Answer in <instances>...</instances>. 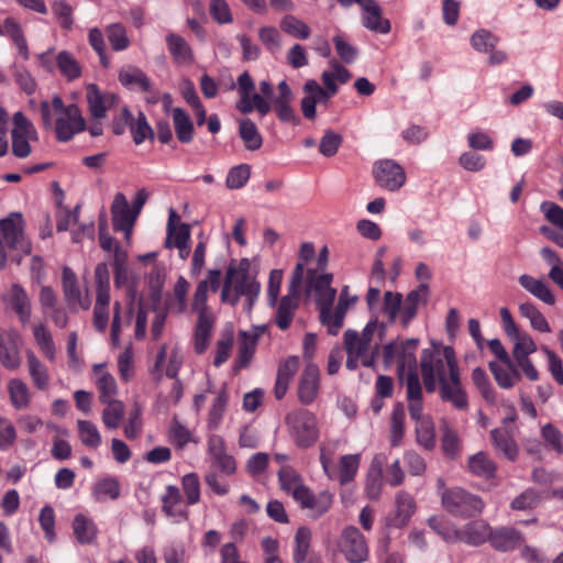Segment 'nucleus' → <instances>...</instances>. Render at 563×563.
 <instances>
[{
    "label": "nucleus",
    "mask_w": 563,
    "mask_h": 563,
    "mask_svg": "<svg viewBox=\"0 0 563 563\" xmlns=\"http://www.w3.org/2000/svg\"><path fill=\"white\" fill-rule=\"evenodd\" d=\"M387 457L385 454H376L372 461L368 479L366 484V493L368 498L376 500L379 498L382 493V474L383 467L386 463Z\"/></svg>",
    "instance_id": "f704fd0d"
},
{
    "label": "nucleus",
    "mask_w": 563,
    "mask_h": 563,
    "mask_svg": "<svg viewBox=\"0 0 563 563\" xmlns=\"http://www.w3.org/2000/svg\"><path fill=\"white\" fill-rule=\"evenodd\" d=\"M395 516L393 525L395 527L405 526L416 511V503L413 497L405 490H399L395 497Z\"/></svg>",
    "instance_id": "e433bc0d"
},
{
    "label": "nucleus",
    "mask_w": 563,
    "mask_h": 563,
    "mask_svg": "<svg viewBox=\"0 0 563 563\" xmlns=\"http://www.w3.org/2000/svg\"><path fill=\"white\" fill-rule=\"evenodd\" d=\"M162 501H163V511L168 517L179 516V517H183L184 519L188 518V512L186 510H180V511L175 510V507L178 506L181 501V495H180L178 487H176L174 485L167 486L166 490L162 497Z\"/></svg>",
    "instance_id": "052dcab7"
},
{
    "label": "nucleus",
    "mask_w": 563,
    "mask_h": 563,
    "mask_svg": "<svg viewBox=\"0 0 563 563\" xmlns=\"http://www.w3.org/2000/svg\"><path fill=\"white\" fill-rule=\"evenodd\" d=\"M63 294L70 310L81 308L88 310L91 301L88 296L82 297L77 284L75 273L69 267H64L62 276Z\"/></svg>",
    "instance_id": "4be33fe9"
},
{
    "label": "nucleus",
    "mask_w": 563,
    "mask_h": 563,
    "mask_svg": "<svg viewBox=\"0 0 563 563\" xmlns=\"http://www.w3.org/2000/svg\"><path fill=\"white\" fill-rule=\"evenodd\" d=\"M489 542L498 551H509L521 544L522 534L510 527H503L495 531L490 529Z\"/></svg>",
    "instance_id": "2f4dec72"
},
{
    "label": "nucleus",
    "mask_w": 563,
    "mask_h": 563,
    "mask_svg": "<svg viewBox=\"0 0 563 563\" xmlns=\"http://www.w3.org/2000/svg\"><path fill=\"white\" fill-rule=\"evenodd\" d=\"M519 284L530 294L548 305L555 302V297L550 290L549 286L541 279H536L529 275H521Z\"/></svg>",
    "instance_id": "c03bdc74"
},
{
    "label": "nucleus",
    "mask_w": 563,
    "mask_h": 563,
    "mask_svg": "<svg viewBox=\"0 0 563 563\" xmlns=\"http://www.w3.org/2000/svg\"><path fill=\"white\" fill-rule=\"evenodd\" d=\"M296 503H298L302 509L310 510L311 517L319 518L331 508L333 495L328 490H322L318 495H314L307 488L305 493L297 498Z\"/></svg>",
    "instance_id": "b1692460"
},
{
    "label": "nucleus",
    "mask_w": 563,
    "mask_h": 563,
    "mask_svg": "<svg viewBox=\"0 0 563 563\" xmlns=\"http://www.w3.org/2000/svg\"><path fill=\"white\" fill-rule=\"evenodd\" d=\"M251 263L242 258L238 265L230 264L227 269L221 300L235 306L241 296L246 298V310L251 312L261 291V284L250 273Z\"/></svg>",
    "instance_id": "7ed1b4c3"
},
{
    "label": "nucleus",
    "mask_w": 563,
    "mask_h": 563,
    "mask_svg": "<svg viewBox=\"0 0 563 563\" xmlns=\"http://www.w3.org/2000/svg\"><path fill=\"white\" fill-rule=\"evenodd\" d=\"M519 311L522 317L529 319L530 324L533 329L540 332H550L551 328L544 318V316L538 310V308L531 302H523L519 306Z\"/></svg>",
    "instance_id": "69168bd1"
},
{
    "label": "nucleus",
    "mask_w": 563,
    "mask_h": 563,
    "mask_svg": "<svg viewBox=\"0 0 563 563\" xmlns=\"http://www.w3.org/2000/svg\"><path fill=\"white\" fill-rule=\"evenodd\" d=\"M493 444L497 451L503 453L508 460L514 461L518 455V448L512 437L505 429H494L490 431Z\"/></svg>",
    "instance_id": "49530a36"
},
{
    "label": "nucleus",
    "mask_w": 563,
    "mask_h": 563,
    "mask_svg": "<svg viewBox=\"0 0 563 563\" xmlns=\"http://www.w3.org/2000/svg\"><path fill=\"white\" fill-rule=\"evenodd\" d=\"M362 9L365 11L363 25L366 29L380 34H387L390 32V22L389 20L382 18V9L376 0H366L362 5Z\"/></svg>",
    "instance_id": "c756f323"
},
{
    "label": "nucleus",
    "mask_w": 563,
    "mask_h": 563,
    "mask_svg": "<svg viewBox=\"0 0 563 563\" xmlns=\"http://www.w3.org/2000/svg\"><path fill=\"white\" fill-rule=\"evenodd\" d=\"M20 341L21 336L16 330L0 331V363L10 371L18 369L22 364Z\"/></svg>",
    "instance_id": "ddd939ff"
},
{
    "label": "nucleus",
    "mask_w": 563,
    "mask_h": 563,
    "mask_svg": "<svg viewBox=\"0 0 563 563\" xmlns=\"http://www.w3.org/2000/svg\"><path fill=\"white\" fill-rule=\"evenodd\" d=\"M221 283V271L209 269L206 279L201 280L194 294L191 308L198 317H214L207 305L209 286L212 291H217Z\"/></svg>",
    "instance_id": "2eb2a0df"
},
{
    "label": "nucleus",
    "mask_w": 563,
    "mask_h": 563,
    "mask_svg": "<svg viewBox=\"0 0 563 563\" xmlns=\"http://www.w3.org/2000/svg\"><path fill=\"white\" fill-rule=\"evenodd\" d=\"M311 541V531L307 527H300L296 531L292 560L295 563H303L307 559Z\"/></svg>",
    "instance_id": "13d9d810"
},
{
    "label": "nucleus",
    "mask_w": 563,
    "mask_h": 563,
    "mask_svg": "<svg viewBox=\"0 0 563 563\" xmlns=\"http://www.w3.org/2000/svg\"><path fill=\"white\" fill-rule=\"evenodd\" d=\"M40 111L44 128H54L59 142L70 141L87 128L80 109L76 104L65 106L59 96H54L51 101H42Z\"/></svg>",
    "instance_id": "f03ea898"
},
{
    "label": "nucleus",
    "mask_w": 563,
    "mask_h": 563,
    "mask_svg": "<svg viewBox=\"0 0 563 563\" xmlns=\"http://www.w3.org/2000/svg\"><path fill=\"white\" fill-rule=\"evenodd\" d=\"M2 35H8L15 44L20 55L29 58V47L21 25L12 18H7L3 22Z\"/></svg>",
    "instance_id": "8fccbe9b"
},
{
    "label": "nucleus",
    "mask_w": 563,
    "mask_h": 563,
    "mask_svg": "<svg viewBox=\"0 0 563 563\" xmlns=\"http://www.w3.org/2000/svg\"><path fill=\"white\" fill-rule=\"evenodd\" d=\"M319 391V368L314 364H307L298 384V398L303 405L311 404Z\"/></svg>",
    "instance_id": "bb28decb"
},
{
    "label": "nucleus",
    "mask_w": 563,
    "mask_h": 563,
    "mask_svg": "<svg viewBox=\"0 0 563 563\" xmlns=\"http://www.w3.org/2000/svg\"><path fill=\"white\" fill-rule=\"evenodd\" d=\"M385 333V323L377 319L369 320L362 332L347 329L343 334V345L347 355L346 368L354 371L358 364L372 367L379 356Z\"/></svg>",
    "instance_id": "f257e3e1"
},
{
    "label": "nucleus",
    "mask_w": 563,
    "mask_h": 563,
    "mask_svg": "<svg viewBox=\"0 0 563 563\" xmlns=\"http://www.w3.org/2000/svg\"><path fill=\"white\" fill-rule=\"evenodd\" d=\"M71 527L75 538L79 543L91 544L95 542L98 529L91 519L82 514H78L75 516Z\"/></svg>",
    "instance_id": "ea45409f"
},
{
    "label": "nucleus",
    "mask_w": 563,
    "mask_h": 563,
    "mask_svg": "<svg viewBox=\"0 0 563 563\" xmlns=\"http://www.w3.org/2000/svg\"><path fill=\"white\" fill-rule=\"evenodd\" d=\"M333 450H329L325 446H320V463L323 472L330 479H338L340 484L344 485L351 482L360 466L361 456L360 454H346L341 456L339 468L332 463Z\"/></svg>",
    "instance_id": "1a4fd4ad"
},
{
    "label": "nucleus",
    "mask_w": 563,
    "mask_h": 563,
    "mask_svg": "<svg viewBox=\"0 0 563 563\" xmlns=\"http://www.w3.org/2000/svg\"><path fill=\"white\" fill-rule=\"evenodd\" d=\"M34 340L45 355L46 358L53 361L55 358L56 350L53 336L44 323H38L33 328Z\"/></svg>",
    "instance_id": "5fc2aeb1"
},
{
    "label": "nucleus",
    "mask_w": 563,
    "mask_h": 563,
    "mask_svg": "<svg viewBox=\"0 0 563 563\" xmlns=\"http://www.w3.org/2000/svg\"><path fill=\"white\" fill-rule=\"evenodd\" d=\"M452 349L445 346L442 351L433 349H424L420 357V368L426 390L433 393L437 388V382H441V377L448 378V358L446 350Z\"/></svg>",
    "instance_id": "6e6552de"
},
{
    "label": "nucleus",
    "mask_w": 563,
    "mask_h": 563,
    "mask_svg": "<svg viewBox=\"0 0 563 563\" xmlns=\"http://www.w3.org/2000/svg\"><path fill=\"white\" fill-rule=\"evenodd\" d=\"M208 454L211 466L219 470L224 475H232L236 470V464L227 452L225 442L221 435L212 434L208 439Z\"/></svg>",
    "instance_id": "6ab92c4d"
},
{
    "label": "nucleus",
    "mask_w": 563,
    "mask_h": 563,
    "mask_svg": "<svg viewBox=\"0 0 563 563\" xmlns=\"http://www.w3.org/2000/svg\"><path fill=\"white\" fill-rule=\"evenodd\" d=\"M24 220L21 213L12 212L0 220V232L9 249L29 255L32 244L24 234Z\"/></svg>",
    "instance_id": "f8f14e48"
},
{
    "label": "nucleus",
    "mask_w": 563,
    "mask_h": 563,
    "mask_svg": "<svg viewBox=\"0 0 563 563\" xmlns=\"http://www.w3.org/2000/svg\"><path fill=\"white\" fill-rule=\"evenodd\" d=\"M355 301L356 297L350 296L349 287L344 286L340 292L334 312L332 313V308L329 309V319L327 322H321L327 327L329 334L336 335L339 333L340 329L343 327V321L349 308Z\"/></svg>",
    "instance_id": "393cba45"
},
{
    "label": "nucleus",
    "mask_w": 563,
    "mask_h": 563,
    "mask_svg": "<svg viewBox=\"0 0 563 563\" xmlns=\"http://www.w3.org/2000/svg\"><path fill=\"white\" fill-rule=\"evenodd\" d=\"M448 378L441 377L439 393L443 401L450 402L455 409L468 407L467 395L461 382L459 364L453 349L446 350Z\"/></svg>",
    "instance_id": "39448f33"
},
{
    "label": "nucleus",
    "mask_w": 563,
    "mask_h": 563,
    "mask_svg": "<svg viewBox=\"0 0 563 563\" xmlns=\"http://www.w3.org/2000/svg\"><path fill=\"white\" fill-rule=\"evenodd\" d=\"M468 471L481 478L489 479L496 475L497 466L485 452H477L468 457Z\"/></svg>",
    "instance_id": "58836bf2"
},
{
    "label": "nucleus",
    "mask_w": 563,
    "mask_h": 563,
    "mask_svg": "<svg viewBox=\"0 0 563 563\" xmlns=\"http://www.w3.org/2000/svg\"><path fill=\"white\" fill-rule=\"evenodd\" d=\"M102 404L106 405L102 411V422L110 430L117 429L124 415L123 402L118 399H112Z\"/></svg>",
    "instance_id": "bf43d9fd"
},
{
    "label": "nucleus",
    "mask_w": 563,
    "mask_h": 563,
    "mask_svg": "<svg viewBox=\"0 0 563 563\" xmlns=\"http://www.w3.org/2000/svg\"><path fill=\"white\" fill-rule=\"evenodd\" d=\"M165 42L167 51L175 64L187 66L194 63V51L181 35L174 32H168L165 36Z\"/></svg>",
    "instance_id": "cd10ccee"
},
{
    "label": "nucleus",
    "mask_w": 563,
    "mask_h": 563,
    "mask_svg": "<svg viewBox=\"0 0 563 563\" xmlns=\"http://www.w3.org/2000/svg\"><path fill=\"white\" fill-rule=\"evenodd\" d=\"M110 296L96 295L93 308V327L99 332H104L109 322Z\"/></svg>",
    "instance_id": "338daca9"
},
{
    "label": "nucleus",
    "mask_w": 563,
    "mask_h": 563,
    "mask_svg": "<svg viewBox=\"0 0 563 563\" xmlns=\"http://www.w3.org/2000/svg\"><path fill=\"white\" fill-rule=\"evenodd\" d=\"M236 107L239 111L244 114L256 110L262 117H264L271 111V103L260 93L240 96Z\"/></svg>",
    "instance_id": "3c124183"
},
{
    "label": "nucleus",
    "mask_w": 563,
    "mask_h": 563,
    "mask_svg": "<svg viewBox=\"0 0 563 563\" xmlns=\"http://www.w3.org/2000/svg\"><path fill=\"white\" fill-rule=\"evenodd\" d=\"M280 29L292 37L300 40H306L311 34L308 24L294 15L284 16L280 21Z\"/></svg>",
    "instance_id": "0e129e2a"
},
{
    "label": "nucleus",
    "mask_w": 563,
    "mask_h": 563,
    "mask_svg": "<svg viewBox=\"0 0 563 563\" xmlns=\"http://www.w3.org/2000/svg\"><path fill=\"white\" fill-rule=\"evenodd\" d=\"M239 134L249 151H256L261 148L263 137L255 123L250 119H242L239 121Z\"/></svg>",
    "instance_id": "de8ad7c7"
},
{
    "label": "nucleus",
    "mask_w": 563,
    "mask_h": 563,
    "mask_svg": "<svg viewBox=\"0 0 563 563\" xmlns=\"http://www.w3.org/2000/svg\"><path fill=\"white\" fill-rule=\"evenodd\" d=\"M119 81L128 88L139 87L142 91H148L151 82L146 74L137 67L123 68L118 74Z\"/></svg>",
    "instance_id": "a18cd8bd"
},
{
    "label": "nucleus",
    "mask_w": 563,
    "mask_h": 563,
    "mask_svg": "<svg viewBox=\"0 0 563 563\" xmlns=\"http://www.w3.org/2000/svg\"><path fill=\"white\" fill-rule=\"evenodd\" d=\"M56 65L67 80H75L81 75V66L68 51H62L56 56Z\"/></svg>",
    "instance_id": "603ef678"
},
{
    "label": "nucleus",
    "mask_w": 563,
    "mask_h": 563,
    "mask_svg": "<svg viewBox=\"0 0 563 563\" xmlns=\"http://www.w3.org/2000/svg\"><path fill=\"white\" fill-rule=\"evenodd\" d=\"M406 398L408 401V411L410 418L416 422L426 419L428 416L422 415L423 397L420 379L411 376L406 384Z\"/></svg>",
    "instance_id": "7c9ffc66"
},
{
    "label": "nucleus",
    "mask_w": 563,
    "mask_h": 563,
    "mask_svg": "<svg viewBox=\"0 0 563 563\" xmlns=\"http://www.w3.org/2000/svg\"><path fill=\"white\" fill-rule=\"evenodd\" d=\"M111 214L114 231H122L125 239L129 240L137 216L130 208L122 192L114 195L111 205Z\"/></svg>",
    "instance_id": "dca6fc26"
},
{
    "label": "nucleus",
    "mask_w": 563,
    "mask_h": 563,
    "mask_svg": "<svg viewBox=\"0 0 563 563\" xmlns=\"http://www.w3.org/2000/svg\"><path fill=\"white\" fill-rule=\"evenodd\" d=\"M278 93L272 96L268 101L271 103V110L274 109L276 115L282 122L291 123L294 125L299 124L300 119L296 114L291 102L294 100V93L286 80H282L277 86Z\"/></svg>",
    "instance_id": "4468645a"
},
{
    "label": "nucleus",
    "mask_w": 563,
    "mask_h": 563,
    "mask_svg": "<svg viewBox=\"0 0 563 563\" xmlns=\"http://www.w3.org/2000/svg\"><path fill=\"white\" fill-rule=\"evenodd\" d=\"M490 526L484 520H473L460 529H454V541H461L470 545H481L489 541Z\"/></svg>",
    "instance_id": "5701e85b"
},
{
    "label": "nucleus",
    "mask_w": 563,
    "mask_h": 563,
    "mask_svg": "<svg viewBox=\"0 0 563 563\" xmlns=\"http://www.w3.org/2000/svg\"><path fill=\"white\" fill-rule=\"evenodd\" d=\"M338 548L349 563H364L369 555L367 540L355 526L342 530Z\"/></svg>",
    "instance_id": "9b49d317"
},
{
    "label": "nucleus",
    "mask_w": 563,
    "mask_h": 563,
    "mask_svg": "<svg viewBox=\"0 0 563 563\" xmlns=\"http://www.w3.org/2000/svg\"><path fill=\"white\" fill-rule=\"evenodd\" d=\"M7 307L19 318L23 327L27 325L32 316V302L26 290L13 284L4 296Z\"/></svg>",
    "instance_id": "aec40b11"
},
{
    "label": "nucleus",
    "mask_w": 563,
    "mask_h": 563,
    "mask_svg": "<svg viewBox=\"0 0 563 563\" xmlns=\"http://www.w3.org/2000/svg\"><path fill=\"white\" fill-rule=\"evenodd\" d=\"M440 494L443 508L456 517H475L485 508V503L479 496L461 487L444 489Z\"/></svg>",
    "instance_id": "423d86ee"
},
{
    "label": "nucleus",
    "mask_w": 563,
    "mask_h": 563,
    "mask_svg": "<svg viewBox=\"0 0 563 563\" xmlns=\"http://www.w3.org/2000/svg\"><path fill=\"white\" fill-rule=\"evenodd\" d=\"M92 495L97 501L114 500L120 495L119 482L112 477L101 479L95 485Z\"/></svg>",
    "instance_id": "e2e57ef3"
},
{
    "label": "nucleus",
    "mask_w": 563,
    "mask_h": 563,
    "mask_svg": "<svg viewBox=\"0 0 563 563\" xmlns=\"http://www.w3.org/2000/svg\"><path fill=\"white\" fill-rule=\"evenodd\" d=\"M418 343L419 341L417 339H409L406 342L399 343L397 357L398 376L401 384H406L411 376L419 379L416 358Z\"/></svg>",
    "instance_id": "412c9836"
},
{
    "label": "nucleus",
    "mask_w": 563,
    "mask_h": 563,
    "mask_svg": "<svg viewBox=\"0 0 563 563\" xmlns=\"http://www.w3.org/2000/svg\"><path fill=\"white\" fill-rule=\"evenodd\" d=\"M374 176L382 187L390 191L398 190L406 183V174L402 167L391 159L376 163Z\"/></svg>",
    "instance_id": "f3484780"
},
{
    "label": "nucleus",
    "mask_w": 563,
    "mask_h": 563,
    "mask_svg": "<svg viewBox=\"0 0 563 563\" xmlns=\"http://www.w3.org/2000/svg\"><path fill=\"white\" fill-rule=\"evenodd\" d=\"M260 334L256 331H240L238 357L234 363V371L246 368L251 364L258 343Z\"/></svg>",
    "instance_id": "c85d7f7f"
},
{
    "label": "nucleus",
    "mask_w": 563,
    "mask_h": 563,
    "mask_svg": "<svg viewBox=\"0 0 563 563\" xmlns=\"http://www.w3.org/2000/svg\"><path fill=\"white\" fill-rule=\"evenodd\" d=\"M278 481L282 490L290 495L295 501L308 488L302 477L288 465H283L278 471Z\"/></svg>",
    "instance_id": "473e14b6"
},
{
    "label": "nucleus",
    "mask_w": 563,
    "mask_h": 563,
    "mask_svg": "<svg viewBox=\"0 0 563 563\" xmlns=\"http://www.w3.org/2000/svg\"><path fill=\"white\" fill-rule=\"evenodd\" d=\"M333 275L317 269H308L306 276L305 291L312 296L319 310L320 322H327L329 319V309L332 308L336 289L331 286Z\"/></svg>",
    "instance_id": "20e7f679"
},
{
    "label": "nucleus",
    "mask_w": 563,
    "mask_h": 563,
    "mask_svg": "<svg viewBox=\"0 0 563 563\" xmlns=\"http://www.w3.org/2000/svg\"><path fill=\"white\" fill-rule=\"evenodd\" d=\"M78 435L84 445L97 449L101 444V435L96 424L88 420L77 421Z\"/></svg>",
    "instance_id": "680f3d73"
},
{
    "label": "nucleus",
    "mask_w": 563,
    "mask_h": 563,
    "mask_svg": "<svg viewBox=\"0 0 563 563\" xmlns=\"http://www.w3.org/2000/svg\"><path fill=\"white\" fill-rule=\"evenodd\" d=\"M172 113L178 141L181 143H190L194 139L195 129L189 115L181 108H174Z\"/></svg>",
    "instance_id": "37998d69"
},
{
    "label": "nucleus",
    "mask_w": 563,
    "mask_h": 563,
    "mask_svg": "<svg viewBox=\"0 0 563 563\" xmlns=\"http://www.w3.org/2000/svg\"><path fill=\"white\" fill-rule=\"evenodd\" d=\"M405 420V407L401 402H398L394 406L389 419L388 439L391 448L399 446L404 440Z\"/></svg>",
    "instance_id": "c9c22d12"
},
{
    "label": "nucleus",
    "mask_w": 563,
    "mask_h": 563,
    "mask_svg": "<svg viewBox=\"0 0 563 563\" xmlns=\"http://www.w3.org/2000/svg\"><path fill=\"white\" fill-rule=\"evenodd\" d=\"M541 501L542 496L538 490L527 488L511 500L510 508L517 511L532 510L537 508Z\"/></svg>",
    "instance_id": "6e6d98bb"
},
{
    "label": "nucleus",
    "mask_w": 563,
    "mask_h": 563,
    "mask_svg": "<svg viewBox=\"0 0 563 563\" xmlns=\"http://www.w3.org/2000/svg\"><path fill=\"white\" fill-rule=\"evenodd\" d=\"M488 367L496 383L501 388L509 389L521 379V374L512 361L510 366H506L497 361H490Z\"/></svg>",
    "instance_id": "72a5a7b5"
},
{
    "label": "nucleus",
    "mask_w": 563,
    "mask_h": 563,
    "mask_svg": "<svg viewBox=\"0 0 563 563\" xmlns=\"http://www.w3.org/2000/svg\"><path fill=\"white\" fill-rule=\"evenodd\" d=\"M416 439L426 450H432L435 446L434 423L431 417L416 421Z\"/></svg>",
    "instance_id": "864d4df0"
},
{
    "label": "nucleus",
    "mask_w": 563,
    "mask_h": 563,
    "mask_svg": "<svg viewBox=\"0 0 563 563\" xmlns=\"http://www.w3.org/2000/svg\"><path fill=\"white\" fill-rule=\"evenodd\" d=\"M285 423L291 439L299 448H309L319 439L317 417L308 410H296L287 413Z\"/></svg>",
    "instance_id": "0eeeda50"
},
{
    "label": "nucleus",
    "mask_w": 563,
    "mask_h": 563,
    "mask_svg": "<svg viewBox=\"0 0 563 563\" xmlns=\"http://www.w3.org/2000/svg\"><path fill=\"white\" fill-rule=\"evenodd\" d=\"M93 372L97 375L96 385L99 390L100 402L115 399L114 397L118 391L117 383L114 377L106 371V366L103 364H97L93 366Z\"/></svg>",
    "instance_id": "4c0bfd02"
},
{
    "label": "nucleus",
    "mask_w": 563,
    "mask_h": 563,
    "mask_svg": "<svg viewBox=\"0 0 563 563\" xmlns=\"http://www.w3.org/2000/svg\"><path fill=\"white\" fill-rule=\"evenodd\" d=\"M188 290L189 283L183 276H180L174 286L175 299L167 303V309L173 313H183L186 309Z\"/></svg>",
    "instance_id": "774afa93"
},
{
    "label": "nucleus",
    "mask_w": 563,
    "mask_h": 563,
    "mask_svg": "<svg viewBox=\"0 0 563 563\" xmlns=\"http://www.w3.org/2000/svg\"><path fill=\"white\" fill-rule=\"evenodd\" d=\"M302 90L305 96L300 100V110L306 119L313 120L317 103L327 102V92L314 79H308Z\"/></svg>",
    "instance_id": "a878e982"
},
{
    "label": "nucleus",
    "mask_w": 563,
    "mask_h": 563,
    "mask_svg": "<svg viewBox=\"0 0 563 563\" xmlns=\"http://www.w3.org/2000/svg\"><path fill=\"white\" fill-rule=\"evenodd\" d=\"M104 33L113 51H125L130 46L126 29L121 23L109 24Z\"/></svg>",
    "instance_id": "4d7b16f0"
},
{
    "label": "nucleus",
    "mask_w": 563,
    "mask_h": 563,
    "mask_svg": "<svg viewBox=\"0 0 563 563\" xmlns=\"http://www.w3.org/2000/svg\"><path fill=\"white\" fill-rule=\"evenodd\" d=\"M8 393L10 396L11 405L16 410H23L30 407L31 393L26 383H24L22 379H10L8 383Z\"/></svg>",
    "instance_id": "79ce46f5"
},
{
    "label": "nucleus",
    "mask_w": 563,
    "mask_h": 563,
    "mask_svg": "<svg viewBox=\"0 0 563 563\" xmlns=\"http://www.w3.org/2000/svg\"><path fill=\"white\" fill-rule=\"evenodd\" d=\"M214 325V317H198L195 328V351L201 354L206 351L211 331Z\"/></svg>",
    "instance_id": "09e8293b"
},
{
    "label": "nucleus",
    "mask_w": 563,
    "mask_h": 563,
    "mask_svg": "<svg viewBox=\"0 0 563 563\" xmlns=\"http://www.w3.org/2000/svg\"><path fill=\"white\" fill-rule=\"evenodd\" d=\"M26 364L34 386L40 390L47 389L51 379L47 367L38 360L34 352H26Z\"/></svg>",
    "instance_id": "a19ab883"
},
{
    "label": "nucleus",
    "mask_w": 563,
    "mask_h": 563,
    "mask_svg": "<svg viewBox=\"0 0 563 563\" xmlns=\"http://www.w3.org/2000/svg\"><path fill=\"white\" fill-rule=\"evenodd\" d=\"M302 278L303 265L297 264L291 274L288 294L282 298L276 313V323L282 330L288 329L291 323L295 310L298 307Z\"/></svg>",
    "instance_id": "9d476101"
},
{
    "label": "nucleus",
    "mask_w": 563,
    "mask_h": 563,
    "mask_svg": "<svg viewBox=\"0 0 563 563\" xmlns=\"http://www.w3.org/2000/svg\"><path fill=\"white\" fill-rule=\"evenodd\" d=\"M86 99L91 119H103L109 109L118 104L119 98L113 92H102L96 84L86 87Z\"/></svg>",
    "instance_id": "a211bd4d"
}]
</instances>
